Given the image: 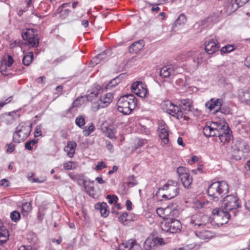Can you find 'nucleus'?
Instances as JSON below:
<instances>
[{
	"label": "nucleus",
	"mask_w": 250,
	"mask_h": 250,
	"mask_svg": "<svg viewBox=\"0 0 250 250\" xmlns=\"http://www.w3.org/2000/svg\"><path fill=\"white\" fill-rule=\"evenodd\" d=\"M240 207V205L237 196L233 195H227L224 198L222 203V208L224 210L218 208L213 209L212 212L213 219L220 221L221 224H225L228 222L229 218V211Z\"/></svg>",
	"instance_id": "obj_1"
},
{
	"label": "nucleus",
	"mask_w": 250,
	"mask_h": 250,
	"mask_svg": "<svg viewBox=\"0 0 250 250\" xmlns=\"http://www.w3.org/2000/svg\"><path fill=\"white\" fill-rule=\"evenodd\" d=\"M136 105L137 100L134 96L131 94L120 97L117 103L118 111L124 115L129 114Z\"/></svg>",
	"instance_id": "obj_2"
},
{
	"label": "nucleus",
	"mask_w": 250,
	"mask_h": 250,
	"mask_svg": "<svg viewBox=\"0 0 250 250\" xmlns=\"http://www.w3.org/2000/svg\"><path fill=\"white\" fill-rule=\"evenodd\" d=\"M229 191V186L226 182L216 181L211 183L208 188V194L215 201H218Z\"/></svg>",
	"instance_id": "obj_3"
},
{
	"label": "nucleus",
	"mask_w": 250,
	"mask_h": 250,
	"mask_svg": "<svg viewBox=\"0 0 250 250\" xmlns=\"http://www.w3.org/2000/svg\"><path fill=\"white\" fill-rule=\"evenodd\" d=\"M249 151V146L245 142L237 140L231 146V155L233 159L240 160L246 158Z\"/></svg>",
	"instance_id": "obj_4"
},
{
	"label": "nucleus",
	"mask_w": 250,
	"mask_h": 250,
	"mask_svg": "<svg viewBox=\"0 0 250 250\" xmlns=\"http://www.w3.org/2000/svg\"><path fill=\"white\" fill-rule=\"evenodd\" d=\"M159 190L165 192L162 197L166 200H169L176 197L179 193V188L178 183L174 180H169L162 187L159 188Z\"/></svg>",
	"instance_id": "obj_5"
},
{
	"label": "nucleus",
	"mask_w": 250,
	"mask_h": 250,
	"mask_svg": "<svg viewBox=\"0 0 250 250\" xmlns=\"http://www.w3.org/2000/svg\"><path fill=\"white\" fill-rule=\"evenodd\" d=\"M182 228L181 222L175 219L167 218L161 223L162 229L166 232L171 233H177L180 231Z\"/></svg>",
	"instance_id": "obj_6"
},
{
	"label": "nucleus",
	"mask_w": 250,
	"mask_h": 250,
	"mask_svg": "<svg viewBox=\"0 0 250 250\" xmlns=\"http://www.w3.org/2000/svg\"><path fill=\"white\" fill-rule=\"evenodd\" d=\"M223 125V123H218V122H207L205 126L203 128L204 134L207 137L217 136L219 134V132Z\"/></svg>",
	"instance_id": "obj_7"
},
{
	"label": "nucleus",
	"mask_w": 250,
	"mask_h": 250,
	"mask_svg": "<svg viewBox=\"0 0 250 250\" xmlns=\"http://www.w3.org/2000/svg\"><path fill=\"white\" fill-rule=\"evenodd\" d=\"M22 37L25 41V45L29 47H37L39 45V39L34 34L33 29H27L22 33Z\"/></svg>",
	"instance_id": "obj_8"
},
{
	"label": "nucleus",
	"mask_w": 250,
	"mask_h": 250,
	"mask_svg": "<svg viewBox=\"0 0 250 250\" xmlns=\"http://www.w3.org/2000/svg\"><path fill=\"white\" fill-rule=\"evenodd\" d=\"M177 173L184 187L189 188L192 183V178L190 175L188 169L185 167H179L177 169Z\"/></svg>",
	"instance_id": "obj_9"
},
{
	"label": "nucleus",
	"mask_w": 250,
	"mask_h": 250,
	"mask_svg": "<svg viewBox=\"0 0 250 250\" xmlns=\"http://www.w3.org/2000/svg\"><path fill=\"white\" fill-rule=\"evenodd\" d=\"M164 244L165 242L162 238L150 235L144 242V248L145 250H152L155 247Z\"/></svg>",
	"instance_id": "obj_10"
},
{
	"label": "nucleus",
	"mask_w": 250,
	"mask_h": 250,
	"mask_svg": "<svg viewBox=\"0 0 250 250\" xmlns=\"http://www.w3.org/2000/svg\"><path fill=\"white\" fill-rule=\"evenodd\" d=\"M167 111L172 116L177 119H180L184 117V120L186 121H188L189 119L188 117L186 116H183V112L179 106L175 105L170 102H167Z\"/></svg>",
	"instance_id": "obj_11"
},
{
	"label": "nucleus",
	"mask_w": 250,
	"mask_h": 250,
	"mask_svg": "<svg viewBox=\"0 0 250 250\" xmlns=\"http://www.w3.org/2000/svg\"><path fill=\"white\" fill-rule=\"evenodd\" d=\"M158 131L159 136L162 140V145H167L169 142V130L167 125L163 120L159 121L158 122Z\"/></svg>",
	"instance_id": "obj_12"
},
{
	"label": "nucleus",
	"mask_w": 250,
	"mask_h": 250,
	"mask_svg": "<svg viewBox=\"0 0 250 250\" xmlns=\"http://www.w3.org/2000/svg\"><path fill=\"white\" fill-rule=\"evenodd\" d=\"M131 91L137 96L141 98H145L148 94L146 85L141 82L137 81L132 83Z\"/></svg>",
	"instance_id": "obj_13"
},
{
	"label": "nucleus",
	"mask_w": 250,
	"mask_h": 250,
	"mask_svg": "<svg viewBox=\"0 0 250 250\" xmlns=\"http://www.w3.org/2000/svg\"><path fill=\"white\" fill-rule=\"evenodd\" d=\"M221 131H219V134L217 135L220 141L223 143L229 142L232 138L231 132L229 128V125L225 123H223Z\"/></svg>",
	"instance_id": "obj_14"
},
{
	"label": "nucleus",
	"mask_w": 250,
	"mask_h": 250,
	"mask_svg": "<svg viewBox=\"0 0 250 250\" xmlns=\"http://www.w3.org/2000/svg\"><path fill=\"white\" fill-rule=\"evenodd\" d=\"M223 104V100L222 99L211 98L206 104V106L209 109L210 111L213 109L215 110V112L219 111L223 113V108H221Z\"/></svg>",
	"instance_id": "obj_15"
},
{
	"label": "nucleus",
	"mask_w": 250,
	"mask_h": 250,
	"mask_svg": "<svg viewBox=\"0 0 250 250\" xmlns=\"http://www.w3.org/2000/svg\"><path fill=\"white\" fill-rule=\"evenodd\" d=\"M118 250H142V249L135 240L130 239L122 243L119 246Z\"/></svg>",
	"instance_id": "obj_16"
},
{
	"label": "nucleus",
	"mask_w": 250,
	"mask_h": 250,
	"mask_svg": "<svg viewBox=\"0 0 250 250\" xmlns=\"http://www.w3.org/2000/svg\"><path fill=\"white\" fill-rule=\"evenodd\" d=\"M178 72V68L172 65H167L164 66L160 70V75L164 78H167L173 76Z\"/></svg>",
	"instance_id": "obj_17"
},
{
	"label": "nucleus",
	"mask_w": 250,
	"mask_h": 250,
	"mask_svg": "<svg viewBox=\"0 0 250 250\" xmlns=\"http://www.w3.org/2000/svg\"><path fill=\"white\" fill-rule=\"evenodd\" d=\"M113 98V94L112 93L104 94L100 97L97 109L99 108H104L108 106L110 103L112 101Z\"/></svg>",
	"instance_id": "obj_18"
},
{
	"label": "nucleus",
	"mask_w": 250,
	"mask_h": 250,
	"mask_svg": "<svg viewBox=\"0 0 250 250\" xmlns=\"http://www.w3.org/2000/svg\"><path fill=\"white\" fill-rule=\"evenodd\" d=\"M219 48L218 42L215 38H213L208 41L205 45V50L208 54H212Z\"/></svg>",
	"instance_id": "obj_19"
},
{
	"label": "nucleus",
	"mask_w": 250,
	"mask_h": 250,
	"mask_svg": "<svg viewBox=\"0 0 250 250\" xmlns=\"http://www.w3.org/2000/svg\"><path fill=\"white\" fill-rule=\"evenodd\" d=\"M17 131L21 133L24 136L28 137L31 131V125L28 122H21L20 123L16 129Z\"/></svg>",
	"instance_id": "obj_20"
},
{
	"label": "nucleus",
	"mask_w": 250,
	"mask_h": 250,
	"mask_svg": "<svg viewBox=\"0 0 250 250\" xmlns=\"http://www.w3.org/2000/svg\"><path fill=\"white\" fill-rule=\"evenodd\" d=\"M100 89V86H94L87 91V94L84 96V97L86 98L87 101H92L98 96Z\"/></svg>",
	"instance_id": "obj_21"
},
{
	"label": "nucleus",
	"mask_w": 250,
	"mask_h": 250,
	"mask_svg": "<svg viewBox=\"0 0 250 250\" xmlns=\"http://www.w3.org/2000/svg\"><path fill=\"white\" fill-rule=\"evenodd\" d=\"M179 105L186 113L192 111L193 108L192 101L188 99L181 100Z\"/></svg>",
	"instance_id": "obj_22"
},
{
	"label": "nucleus",
	"mask_w": 250,
	"mask_h": 250,
	"mask_svg": "<svg viewBox=\"0 0 250 250\" xmlns=\"http://www.w3.org/2000/svg\"><path fill=\"white\" fill-rule=\"evenodd\" d=\"M76 146V142L69 141L67 143V146L64 147V150L67 152V155L69 157L72 158L73 157Z\"/></svg>",
	"instance_id": "obj_23"
},
{
	"label": "nucleus",
	"mask_w": 250,
	"mask_h": 250,
	"mask_svg": "<svg viewBox=\"0 0 250 250\" xmlns=\"http://www.w3.org/2000/svg\"><path fill=\"white\" fill-rule=\"evenodd\" d=\"M9 232L3 223L0 222V244L5 243L9 238Z\"/></svg>",
	"instance_id": "obj_24"
},
{
	"label": "nucleus",
	"mask_w": 250,
	"mask_h": 250,
	"mask_svg": "<svg viewBox=\"0 0 250 250\" xmlns=\"http://www.w3.org/2000/svg\"><path fill=\"white\" fill-rule=\"evenodd\" d=\"M195 234L197 237L203 240H208L213 236L212 232L206 229L201 231H196Z\"/></svg>",
	"instance_id": "obj_25"
},
{
	"label": "nucleus",
	"mask_w": 250,
	"mask_h": 250,
	"mask_svg": "<svg viewBox=\"0 0 250 250\" xmlns=\"http://www.w3.org/2000/svg\"><path fill=\"white\" fill-rule=\"evenodd\" d=\"M95 208L100 211L101 215L104 217H106L108 215L109 211L107 209V205L106 203H97L95 205Z\"/></svg>",
	"instance_id": "obj_26"
},
{
	"label": "nucleus",
	"mask_w": 250,
	"mask_h": 250,
	"mask_svg": "<svg viewBox=\"0 0 250 250\" xmlns=\"http://www.w3.org/2000/svg\"><path fill=\"white\" fill-rule=\"evenodd\" d=\"M190 224L194 229H197L199 228H204L206 226L205 223H202L201 220L198 218L197 216L192 217Z\"/></svg>",
	"instance_id": "obj_27"
},
{
	"label": "nucleus",
	"mask_w": 250,
	"mask_h": 250,
	"mask_svg": "<svg viewBox=\"0 0 250 250\" xmlns=\"http://www.w3.org/2000/svg\"><path fill=\"white\" fill-rule=\"evenodd\" d=\"M144 46V42L142 40H140L134 42L129 48L130 52L136 53L140 50Z\"/></svg>",
	"instance_id": "obj_28"
},
{
	"label": "nucleus",
	"mask_w": 250,
	"mask_h": 250,
	"mask_svg": "<svg viewBox=\"0 0 250 250\" xmlns=\"http://www.w3.org/2000/svg\"><path fill=\"white\" fill-rule=\"evenodd\" d=\"M188 57H193V62L199 65L201 63V53L198 51H189L188 53Z\"/></svg>",
	"instance_id": "obj_29"
},
{
	"label": "nucleus",
	"mask_w": 250,
	"mask_h": 250,
	"mask_svg": "<svg viewBox=\"0 0 250 250\" xmlns=\"http://www.w3.org/2000/svg\"><path fill=\"white\" fill-rule=\"evenodd\" d=\"M239 97L242 102L248 104L250 102V92L247 90L242 91L239 94Z\"/></svg>",
	"instance_id": "obj_30"
},
{
	"label": "nucleus",
	"mask_w": 250,
	"mask_h": 250,
	"mask_svg": "<svg viewBox=\"0 0 250 250\" xmlns=\"http://www.w3.org/2000/svg\"><path fill=\"white\" fill-rule=\"evenodd\" d=\"M34 55L32 52H28L22 58V63L25 66H28L33 59Z\"/></svg>",
	"instance_id": "obj_31"
},
{
	"label": "nucleus",
	"mask_w": 250,
	"mask_h": 250,
	"mask_svg": "<svg viewBox=\"0 0 250 250\" xmlns=\"http://www.w3.org/2000/svg\"><path fill=\"white\" fill-rule=\"evenodd\" d=\"M250 0H234L231 4V10L235 11L239 7L242 6L245 4L247 3Z\"/></svg>",
	"instance_id": "obj_32"
},
{
	"label": "nucleus",
	"mask_w": 250,
	"mask_h": 250,
	"mask_svg": "<svg viewBox=\"0 0 250 250\" xmlns=\"http://www.w3.org/2000/svg\"><path fill=\"white\" fill-rule=\"evenodd\" d=\"M168 213H167V218L169 219H175L179 216L180 215V211L176 208H172L171 207H169Z\"/></svg>",
	"instance_id": "obj_33"
},
{
	"label": "nucleus",
	"mask_w": 250,
	"mask_h": 250,
	"mask_svg": "<svg viewBox=\"0 0 250 250\" xmlns=\"http://www.w3.org/2000/svg\"><path fill=\"white\" fill-rule=\"evenodd\" d=\"M27 137V136H24V135H22L21 133L17 131L16 129L15 132L14 133L13 136L14 142L17 143H19L23 141Z\"/></svg>",
	"instance_id": "obj_34"
},
{
	"label": "nucleus",
	"mask_w": 250,
	"mask_h": 250,
	"mask_svg": "<svg viewBox=\"0 0 250 250\" xmlns=\"http://www.w3.org/2000/svg\"><path fill=\"white\" fill-rule=\"evenodd\" d=\"M169 207L166 208H158L156 210L157 213L159 216L162 217L166 220V217H167V213H168Z\"/></svg>",
	"instance_id": "obj_35"
},
{
	"label": "nucleus",
	"mask_w": 250,
	"mask_h": 250,
	"mask_svg": "<svg viewBox=\"0 0 250 250\" xmlns=\"http://www.w3.org/2000/svg\"><path fill=\"white\" fill-rule=\"evenodd\" d=\"M75 124L80 128L83 129L85 124L84 117L82 115L78 116L75 120Z\"/></svg>",
	"instance_id": "obj_36"
},
{
	"label": "nucleus",
	"mask_w": 250,
	"mask_h": 250,
	"mask_svg": "<svg viewBox=\"0 0 250 250\" xmlns=\"http://www.w3.org/2000/svg\"><path fill=\"white\" fill-rule=\"evenodd\" d=\"M31 203L26 202L22 205V211L23 214H26L31 210Z\"/></svg>",
	"instance_id": "obj_37"
},
{
	"label": "nucleus",
	"mask_w": 250,
	"mask_h": 250,
	"mask_svg": "<svg viewBox=\"0 0 250 250\" xmlns=\"http://www.w3.org/2000/svg\"><path fill=\"white\" fill-rule=\"evenodd\" d=\"M94 130L95 126L93 124L91 123L87 128H86V127L83 128V132L85 136H87L89 135L91 133H92L94 131Z\"/></svg>",
	"instance_id": "obj_38"
},
{
	"label": "nucleus",
	"mask_w": 250,
	"mask_h": 250,
	"mask_svg": "<svg viewBox=\"0 0 250 250\" xmlns=\"http://www.w3.org/2000/svg\"><path fill=\"white\" fill-rule=\"evenodd\" d=\"M186 22V16L183 14H181L177 19L174 22L175 26L184 25Z\"/></svg>",
	"instance_id": "obj_39"
},
{
	"label": "nucleus",
	"mask_w": 250,
	"mask_h": 250,
	"mask_svg": "<svg viewBox=\"0 0 250 250\" xmlns=\"http://www.w3.org/2000/svg\"><path fill=\"white\" fill-rule=\"evenodd\" d=\"M104 132L107 137L111 139H115V132L114 130L109 127H105Z\"/></svg>",
	"instance_id": "obj_40"
},
{
	"label": "nucleus",
	"mask_w": 250,
	"mask_h": 250,
	"mask_svg": "<svg viewBox=\"0 0 250 250\" xmlns=\"http://www.w3.org/2000/svg\"><path fill=\"white\" fill-rule=\"evenodd\" d=\"M34 175V173H31V176H28V179L29 181H31L32 183H42L45 181V178L44 177L42 178L41 179L35 178L33 177Z\"/></svg>",
	"instance_id": "obj_41"
},
{
	"label": "nucleus",
	"mask_w": 250,
	"mask_h": 250,
	"mask_svg": "<svg viewBox=\"0 0 250 250\" xmlns=\"http://www.w3.org/2000/svg\"><path fill=\"white\" fill-rule=\"evenodd\" d=\"M10 217L12 221L16 222L20 220L21 214L19 211L15 210L11 213Z\"/></svg>",
	"instance_id": "obj_42"
},
{
	"label": "nucleus",
	"mask_w": 250,
	"mask_h": 250,
	"mask_svg": "<svg viewBox=\"0 0 250 250\" xmlns=\"http://www.w3.org/2000/svg\"><path fill=\"white\" fill-rule=\"evenodd\" d=\"M83 98L84 96H81L78 97L73 103L72 106L73 107H79L83 103Z\"/></svg>",
	"instance_id": "obj_43"
},
{
	"label": "nucleus",
	"mask_w": 250,
	"mask_h": 250,
	"mask_svg": "<svg viewBox=\"0 0 250 250\" xmlns=\"http://www.w3.org/2000/svg\"><path fill=\"white\" fill-rule=\"evenodd\" d=\"M37 143V141L35 140H31L27 142L25 144V147L29 150L33 149V146Z\"/></svg>",
	"instance_id": "obj_44"
},
{
	"label": "nucleus",
	"mask_w": 250,
	"mask_h": 250,
	"mask_svg": "<svg viewBox=\"0 0 250 250\" xmlns=\"http://www.w3.org/2000/svg\"><path fill=\"white\" fill-rule=\"evenodd\" d=\"M84 188L88 193V194L92 197H94L95 195V188L93 186L89 185H85Z\"/></svg>",
	"instance_id": "obj_45"
},
{
	"label": "nucleus",
	"mask_w": 250,
	"mask_h": 250,
	"mask_svg": "<svg viewBox=\"0 0 250 250\" xmlns=\"http://www.w3.org/2000/svg\"><path fill=\"white\" fill-rule=\"evenodd\" d=\"M234 50V47L230 44L227 45L223 47L221 49V52L223 53H227L231 52Z\"/></svg>",
	"instance_id": "obj_46"
},
{
	"label": "nucleus",
	"mask_w": 250,
	"mask_h": 250,
	"mask_svg": "<svg viewBox=\"0 0 250 250\" xmlns=\"http://www.w3.org/2000/svg\"><path fill=\"white\" fill-rule=\"evenodd\" d=\"M120 82L119 79L118 78H116L112 80L110 83L107 84V88L108 89L112 88L115 87L116 85L118 84Z\"/></svg>",
	"instance_id": "obj_47"
},
{
	"label": "nucleus",
	"mask_w": 250,
	"mask_h": 250,
	"mask_svg": "<svg viewBox=\"0 0 250 250\" xmlns=\"http://www.w3.org/2000/svg\"><path fill=\"white\" fill-rule=\"evenodd\" d=\"M101 55H98L95 57L93 58L91 61V64L92 66H94L95 65H97L101 62L100 61L99 58H100Z\"/></svg>",
	"instance_id": "obj_48"
},
{
	"label": "nucleus",
	"mask_w": 250,
	"mask_h": 250,
	"mask_svg": "<svg viewBox=\"0 0 250 250\" xmlns=\"http://www.w3.org/2000/svg\"><path fill=\"white\" fill-rule=\"evenodd\" d=\"M106 198L108 199V203L110 204H112L114 202L117 203L118 200V197L116 195H107Z\"/></svg>",
	"instance_id": "obj_49"
},
{
	"label": "nucleus",
	"mask_w": 250,
	"mask_h": 250,
	"mask_svg": "<svg viewBox=\"0 0 250 250\" xmlns=\"http://www.w3.org/2000/svg\"><path fill=\"white\" fill-rule=\"evenodd\" d=\"M74 163L72 162H67L63 165V167L64 169L69 170V169H73L75 168V166H74Z\"/></svg>",
	"instance_id": "obj_50"
},
{
	"label": "nucleus",
	"mask_w": 250,
	"mask_h": 250,
	"mask_svg": "<svg viewBox=\"0 0 250 250\" xmlns=\"http://www.w3.org/2000/svg\"><path fill=\"white\" fill-rule=\"evenodd\" d=\"M34 134L35 137H38L42 135V126L41 125H38L36 126Z\"/></svg>",
	"instance_id": "obj_51"
},
{
	"label": "nucleus",
	"mask_w": 250,
	"mask_h": 250,
	"mask_svg": "<svg viewBox=\"0 0 250 250\" xmlns=\"http://www.w3.org/2000/svg\"><path fill=\"white\" fill-rule=\"evenodd\" d=\"M67 58L66 55H62L54 61V62L57 64L65 61Z\"/></svg>",
	"instance_id": "obj_52"
},
{
	"label": "nucleus",
	"mask_w": 250,
	"mask_h": 250,
	"mask_svg": "<svg viewBox=\"0 0 250 250\" xmlns=\"http://www.w3.org/2000/svg\"><path fill=\"white\" fill-rule=\"evenodd\" d=\"M128 216V214L127 213H123L119 217V220L120 222L122 223H124V222L127 220V217Z\"/></svg>",
	"instance_id": "obj_53"
},
{
	"label": "nucleus",
	"mask_w": 250,
	"mask_h": 250,
	"mask_svg": "<svg viewBox=\"0 0 250 250\" xmlns=\"http://www.w3.org/2000/svg\"><path fill=\"white\" fill-rule=\"evenodd\" d=\"M0 186L7 187L9 186V181L6 179H3L0 181Z\"/></svg>",
	"instance_id": "obj_54"
},
{
	"label": "nucleus",
	"mask_w": 250,
	"mask_h": 250,
	"mask_svg": "<svg viewBox=\"0 0 250 250\" xmlns=\"http://www.w3.org/2000/svg\"><path fill=\"white\" fill-rule=\"evenodd\" d=\"M106 166L105 165L104 162H99L96 166V170L101 169L102 168H105Z\"/></svg>",
	"instance_id": "obj_55"
},
{
	"label": "nucleus",
	"mask_w": 250,
	"mask_h": 250,
	"mask_svg": "<svg viewBox=\"0 0 250 250\" xmlns=\"http://www.w3.org/2000/svg\"><path fill=\"white\" fill-rule=\"evenodd\" d=\"M14 62V59L11 55H8L7 56V61L6 62V65L8 67H10L12 65Z\"/></svg>",
	"instance_id": "obj_56"
},
{
	"label": "nucleus",
	"mask_w": 250,
	"mask_h": 250,
	"mask_svg": "<svg viewBox=\"0 0 250 250\" xmlns=\"http://www.w3.org/2000/svg\"><path fill=\"white\" fill-rule=\"evenodd\" d=\"M18 250H36L35 248H33L31 246H21L18 249Z\"/></svg>",
	"instance_id": "obj_57"
},
{
	"label": "nucleus",
	"mask_w": 250,
	"mask_h": 250,
	"mask_svg": "<svg viewBox=\"0 0 250 250\" xmlns=\"http://www.w3.org/2000/svg\"><path fill=\"white\" fill-rule=\"evenodd\" d=\"M106 146L107 148L111 152L113 151V146L111 144V142L109 141H105Z\"/></svg>",
	"instance_id": "obj_58"
},
{
	"label": "nucleus",
	"mask_w": 250,
	"mask_h": 250,
	"mask_svg": "<svg viewBox=\"0 0 250 250\" xmlns=\"http://www.w3.org/2000/svg\"><path fill=\"white\" fill-rule=\"evenodd\" d=\"M99 55H101L100 58H99L100 61L101 62L102 61L104 62V61L107 60L108 58L106 56V53L105 52H103L101 53H100Z\"/></svg>",
	"instance_id": "obj_59"
},
{
	"label": "nucleus",
	"mask_w": 250,
	"mask_h": 250,
	"mask_svg": "<svg viewBox=\"0 0 250 250\" xmlns=\"http://www.w3.org/2000/svg\"><path fill=\"white\" fill-rule=\"evenodd\" d=\"M137 184L134 176H131L129 179V184L132 186H135Z\"/></svg>",
	"instance_id": "obj_60"
},
{
	"label": "nucleus",
	"mask_w": 250,
	"mask_h": 250,
	"mask_svg": "<svg viewBox=\"0 0 250 250\" xmlns=\"http://www.w3.org/2000/svg\"><path fill=\"white\" fill-rule=\"evenodd\" d=\"M125 205L126 206V208L128 210H130L132 209V202L129 200H127L126 201Z\"/></svg>",
	"instance_id": "obj_61"
},
{
	"label": "nucleus",
	"mask_w": 250,
	"mask_h": 250,
	"mask_svg": "<svg viewBox=\"0 0 250 250\" xmlns=\"http://www.w3.org/2000/svg\"><path fill=\"white\" fill-rule=\"evenodd\" d=\"M198 160V158L196 156H193L190 161L188 162V163L190 165H192L195 162L197 161Z\"/></svg>",
	"instance_id": "obj_62"
},
{
	"label": "nucleus",
	"mask_w": 250,
	"mask_h": 250,
	"mask_svg": "<svg viewBox=\"0 0 250 250\" xmlns=\"http://www.w3.org/2000/svg\"><path fill=\"white\" fill-rule=\"evenodd\" d=\"M245 64L250 68V56L246 57L245 61Z\"/></svg>",
	"instance_id": "obj_63"
},
{
	"label": "nucleus",
	"mask_w": 250,
	"mask_h": 250,
	"mask_svg": "<svg viewBox=\"0 0 250 250\" xmlns=\"http://www.w3.org/2000/svg\"><path fill=\"white\" fill-rule=\"evenodd\" d=\"M245 168L249 174H250V161H248L245 166Z\"/></svg>",
	"instance_id": "obj_64"
}]
</instances>
